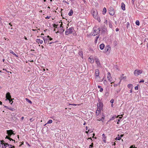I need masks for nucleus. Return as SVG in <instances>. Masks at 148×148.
<instances>
[{"label":"nucleus","instance_id":"1","mask_svg":"<svg viewBox=\"0 0 148 148\" xmlns=\"http://www.w3.org/2000/svg\"><path fill=\"white\" fill-rule=\"evenodd\" d=\"M7 133L8 134V136H6L5 138L8 139L10 140V142L11 141H14V143H15V141L14 140L10 138V137L12 135H14V134L13 132V131L12 130H10L7 131Z\"/></svg>","mask_w":148,"mask_h":148},{"label":"nucleus","instance_id":"2","mask_svg":"<svg viewBox=\"0 0 148 148\" xmlns=\"http://www.w3.org/2000/svg\"><path fill=\"white\" fill-rule=\"evenodd\" d=\"M91 12L94 18L97 20L99 22H100L101 21L100 18L97 14L98 13L97 11L95 10H92L91 11Z\"/></svg>","mask_w":148,"mask_h":148},{"label":"nucleus","instance_id":"3","mask_svg":"<svg viewBox=\"0 0 148 148\" xmlns=\"http://www.w3.org/2000/svg\"><path fill=\"white\" fill-rule=\"evenodd\" d=\"M73 30H74V29L73 27L66 29L65 32V34L66 35H68L69 34H71L73 32Z\"/></svg>","mask_w":148,"mask_h":148},{"label":"nucleus","instance_id":"4","mask_svg":"<svg viewBox=\"0 0 148 148\" xmlns=\"http://www.w3.org/2000/svg\"><path fill=\"white\" fill-rule=\"evenodd\" d=\"M97 109L100 110H102L103 104V103L101 102V101L99 100V103H97Z\"/></svg>","mask_w":148,"mask_h":148},{"label":"nucleus","instance_id":"5","mask_svg":"<svg viewBox=\"0 0 148 148\" xmlns=\"http://www.w3.org/2000/svg\"><path fill=\"white\" fill-rule=\"evenodd\" d=\"M143 71L141 70H138L137 69L134 71V74L136 76H138L142 73Z\"/></svg>","mask_w":148,"mask_h":148},{"label":"nucleus","instance_id":"6","mask_svg":"<svg viewBox=\"0 0 148 148\" xmlns=\"http://www.w3.org/2000/svg\"><path fill=\"white\" fill-rule=\"evenodd\" d=\"M109 14L111 16H113L115 13L114 9L112 7H110L109 9Z\"/></svg>","mask_w":148,"mask_h":148},{"label":"nucleus","instance_id":"7","mask_svg":"<svg viewBox=\"0 0 148 148\" xmlns=\"http://www.w3.org/2000/svg\"><path fill=\"white\" fill-rule=\"evenodd\" d=\"M100 30L99 28H98L97 29H95L94 30V32L96 34H94V33L91 34L93 36H95L99 34L100 33Z\"/></svg>","mask_w":148,"mask_h":148},{"label":"nucleus","instance_id":"8","mask_svg":"<svg viewBox=\"0 0 148 148\" xmlns=\"http://www.w3.org/2000/svg\"><path fill=\"white\" fill-rule=\"evenodd\" d=\"M107 78L108 80L110 81V82L112 81V78L111 77V75L109 72H108L107 73Z\"/></svg>","mask_w":148,"mask_h":148},{"label":"nucleus","instance_id":"9","mask_svg":"<svg viewBox=\"0 0 148 148\" xmlns=\"http://www.w3.org/2000/svg\"><path fill=\"white\" fill-rule=\"evenodd\" d=\"M6 98L8 100H9L11 99L10 94L9 92H8L6 94Z\"/></svg>","mask_w":148,"mask_h":148},{"label":"nucleus","instance_id":"10","mask_svg":"<svg viewBox=\"0 0 148 148\" xmlns=\"http://www.w3.org/2000/svg\"><path fill=\"white\" fill-rule=\"evenodd\" d=\"M99 71L98 69H96L95 70V75L96 77H98L99 75Z\"/></svg>","mask_w":148,"mask_h":148},{"label":"nucleus","instance_id":"11","mask_svg":"<svg viewBox=\"0 0 148 148\" xmlns=\"http://www.w3.org/2000/svg\"><path fill=\"white\" fill-rule=\"evenodd\" d=\"M61 29H60V31H58L56 32V34L59 33L60 34H62L64 31V29H63V28H60Z\"/></svg>","mask_w":148,"mask_h":148},{"label":"nucleus","instance_id":"12","mask_svg":"<svg viewBox=\"0 0 148 148\" xmlns=\"http://www.w3.org/2000/svg\"><path fill=\"white\" fill-rule=\"evenodd\" d=\"M121 7L122 8V9L123 10H125V4H124V3L123 2L122 3H121Z\"/></svg>","mask_w":148,"mask_h":148},{"label":"nucleus","instance_id":"13","mask_svg":"<svg viewBox=\"0 0 148 148\" xmlns=\"http://www.w3.org/2000/svg\"><path fill=\"white\" fill-rule=\"evenodd\" d=\"M102 140H103V142L104 143H106V136L104 134H103L102 135Z\"/></svg>","mask_w":148,"mask_h":148},{"label":"nucleus","instance_id":"14","mask_svg":"<svg viewBox=\"0 0 148 148\" xmlns=\"http://www.w3.org/2000/svg\"><path fill=\"white\" fill-rule=\"evenodd\" d=\"M110 47L109 45H107L105 48V52H106L108 51L109 49H110Z\"/></svg>","mask_w":148,"mask_h":148},{"label":"nucleus","instance_id":"15","mask_svg":"<svg viewBox=\"0 0 148 148\" xmlns=\"http://www.w3.org/2000/svg\"><path fill=\"white\" fill-rule=\"evenodd\" d=\"M101 110H100L99 109H97L96 111V115L97 116H98L99 115V114H100V113L101 112Z\"/></svg>","mask_w":148,"mask_h":148},{"label":"nucleus","instance_id":"16","mask_svg":"<svg viewBox=\"0 0 148 148\" xmlns=\"http://www.w3.org/2000/svg\"><path fill=\"white\" fill-rule=\"evenodd\" d=\"M104 117H105L103 115H102V117L101 119H97V120L98 121H101L103 122V121L104 119Z\"/></svg>","mask_w":148,"mask_h":148},{"label":"nucleus","instance_id":"17","mask_svg":"<svg viewBox=\"0 0 148 148\" xmlns=\"http://www.w3.org/2000/svg\"><path fill=\"white\" fill-rule=\"evenodd\" d=\"M43 40H44V42L46 44L47 43V44H49V39H47V38H43Z\"/></svg>","mask_w":148,"mask_h":148},{"label":"nucleus","instance_id":"18","mask_svg":"<svg viewBox=\"0 0 148 148\" xmlns=\"http://www.w3.org/2000/svg\"><path fill=\"white\" fill-rule=\"evenodd\" d=\"M105 47V45L102 43L99 45V48L101 50H103Z\"/></svg>","mask_w":148,"mask_h":148},{"label":"nucleus","instance_id":"19","mask_svg":"<svg viewBox=\"0 0 148 148\" xmlns=\"http://www.w3.org/2000/svg\"><path fill=\"white\" fill-rule=\"evenodd\" d=\"M89 61L91 63H93L94 62V60L93 58L89 57L88 58Z\"/></svg>","mask_w":148,"mask_h":148},{"label":"nucleus","instance_id":"20","mask_svg":"<svg viewBox=\"0 0 148 148\" xmlns=\"http://www.w3.org/2000/svg\"><path fill=\"white\" fill-rule=\"evenodd\" d=\"M36 42L38 43H40V44H41L42 43L43 41L42 40H41L40 39H37L36 40Z\"/></svg>","mask_w":148,"mask_h":148},{"label":"nucleus","instance_id":"21","mask_svg":"<svg viewBox=\"0 0 148 148\" xmlns=\"http://www.w3.org/2000/svg\"><path fill=\"white\" fill-rule=\"evenodd\" d=\"M5 144H6L7 145L9 148H15V146L13 145H10V144H8V143H5Z\"/></svg>","mask_w":148,"mask_h":148},{"label":"nucleus","instance_id":"22","mask_svg":"<svg viewBox=\"0 0 148 148\" xmlns=\"http://www.w3.org/2000/svg\"><path fill=\"white\" fill-rule=\"evenodd\" d=\"M10 53L12 54H13L16 57H18V55L16 54L14 52L12 51V50H10Z\"/></svg>","mask_w":148,"mask_h":148},{"label":"nucleus","instance_id":"23","mask_svg":"<svg viewBox=\"0 0 148 148\" xmlns=\"http://www.w3.org/2000/svg\"><path fill=\"white\" fill-rule=\"evenodd\" d=\"M1 142L2 143H1V144L2 145H4V147H5V148H6V147H7V145L6 144H5V143H4L3 142H4V140H1L0 141V142Z\"/></svg>","mask_w":148,"mask_h":148},{"label":"nucleus","instance_id":"24","mask_svg":"<svg viewBox=\"0 0 148 148\" xmlns=\"http://www.w3.org/2000/svg\"><path fill=\"white\" fill-rule=\"evenodd\" d=\"M108 25L110 28H112V23L110 21L108 22Z\"/></svg>","mask_w":148,"mask_h":148},{"label":"nucleus","instance_id":"25","mask_svg":"<svg viewBox=\"0 0 148 148\" xmlns=\"http://www.w3.org/2000/svg\"><path fill=\"white\" fill-rule=\"evenodd\" d=\"M95 61L97 64L98 65L100 64L99 60L98 59H95Z\"/></svg>","mask_w":148,"mask_h":148},{"label":"nucleus","instance_id":"26","mask_svg":"<svg viewBox=\"0 0 148 148\" xmlns=\"http://www.w3.org/2000/svg\"><path fill=\"white\" fill-rule=\"evenodd\" d=\"M73 11L72 10H71L68 13V15L69 16H71L73 14Z\"/></svg>","mask_w":148,"mask_h":148},{"label":"nucleus","instance_id":"27","mask_svg":"<svg viewBox=\"0 0 148 148\" xmlns=\"http://www.w3.org/2000/svg\"><path fill=\"white\" fill-rule=\"evenodd\" d=\"M107 11V10L106 8H104L103 9V10L102 11V14H103L104 15Z\"/></svg>","mask_w":148,"mask_h":148},{"label":"nucleus","instance_id":"28","mask_svg":"<svg viewBox=\"0 0 148 148\" xmlns=\"http://www.w3.org/2000/svg\"><path fill=\"white\" fill-rule=\"evenodd\" d=\"M119 116V115H118L117 116H114L111 118L110 119V121L113 120L115 119V118H117Z\"/></svg>","mask_w":148,"mask_h":148},{"label":"nucleus","instance_id":"29","mask_svg":"<svg viewBox=\"0 0 148 148\" xmlns=\"http://www.w3.org/2000/svg\"><path fill=\"white\" fill-rule=\"evenodd\" d=\"M25 100L28 103H29L30 104H31L32 103V102L30 100H29V99H28L27 98H26Z\"/></svg>","mask_w":148,"mask_h":148},{"label":"nucleus","instance_id":"30","mask_svg":"<svg viewBox=\"0 0 148 148\" xmlns=\"http://www.w3.org/2000/svg\"><path fill=\"white\" fill-rule=\"evenodd\" d=\"M132 85L131 84H129L127 85V87L130 88H132Z\"/></svg>","mask_w":148,"mask_h":148},{"label":"nucleus","instance_id":"31","mask_svg":"<svg viewBox=\"0 0 148 148\" xmlns=\"http://www.w3.org/2000/svg\"><path fill=\"white\" fill-rule=\"evenodd\" d=\"M106 29L105 28H103L102 29V32L104 33L106 31Z\"/></svg>","mask_w":148,"mask_h":148},{"label":"nucleus","instance_id":"32","mask_svg":"<svg viewBox=\"0 0 148 148\" xmlns=\"http://www.w3.org/2000/svg\"><path fill=\"white\" fill-rule=\"evenodd\" d=\"M136 24L137 25H138V26L139 25H140L139 21L138 20L136 21Z\"/></svg>","mask_w":148,"mask_h":148},{"label":"nucleus","instance_id":"33","mask_svg":"<svg viewBox=\"0 0 148 148\" xmlns=\"http://www.w3.org/2000/svg\"><path fill=\"white\" fill-rule=\"evenodd\" d=\"M52 122V120L50 119L49 120L48 122L47 123H51Z\"/></svg>","mask_w":148,"mask_h":148},{"label":"nucleus","instance_id":"34","mask_svg":"<svg viewBox=\"0 0 148 148\" xmlns=\"http://www.w3.org/2000/svg\"><path fill=\"white\" fill-rule=\"evenodd\" d=\"M58 26V25H56L55 24H54L53 25V27H55V28H57V27Z\"/></svg>","mask_w":148,"mask_h":148},{"label":"nucleus","instance_id":"35","mask_svg":"<svg viewBox=\"0 0 148 148\" xmlns=\"http://www.w3.org/2000/svg\"><path fill=\"white\" fill-rule=\"evenodd\" d=\"M121 137H120L119 136H118V137H117L116 138L115 140H119L121 139Z\"/></svg>","mask_w":148,"mask_h":148},{"label":"nucleus","instance_id":"36","mask_svg":"<svg viewBox=\"0 0 148 148\" xmlns=\"http://www.w3.org/2000/svg\"><path fill=\"white\" fill-rule=\"evenodd\" d=\"M99 36L96 37L95 40V42H97V41L98 39V38H99Z\"/></svg>","mask_w":148,"mask_h":148},{"label":"nucleus","instance_id":"37","mask_svg":"<svg viewBox=\"0 0 148 148\" xmlns=\"http://www.w3.org/2000/svg\"><path fill=\"white\" fill-rule=\"evenodd\" d=\"M126 25H127V27L128 28V27L129 26H130V23L129 22H127V24H126Z\"/></svg>","mask_w":148,"mask_h":148},{"label":"nucleus","instance_id":"38","mask_svg":"<svg viewBox=\"0 0 148 148\" xmlns=\"http://www.w3.org/2000/svg\"><path fill=\"white\" fill-rule=\"evenodd\" d=\"M122 117H119V119L118 120V121H117V124H119V122L120 121V120L122 118Z\"/></svg>","mask_w":148,"mask_h":148},{"label":"nucleus","instance_id":"39","mask_svg":"<svg viewBox=\"0 0 148 148\" xmlns=\"http://www.w3.org/2000/svg\"><path fill=\"white\" fill-rule=\"evenodd\" d=\"M79 55L81 54L83 56V52L82 51H80L79 52Z\"/></svg>","mask_w":148,"mask_h":148},{"label":"nucleus","instance_id":"40","mask_svg":"<svg viewBox=\"0 0 148 148\" xmlns=\"http://www.w3.org/2000/svg\"><path fill=\"white\" fill-rule=\"evenodd\" d=\"M130 148H136V147H135V146L134 145H134H131L130 146Z\"/></svg>","mask_w":148,"mask_h":148},{"label":"nucleus","instance_id":"41","mask_svg":"<svg viewBox=\"0 0 148 148\" xmlns=\"http://www.w3.org/2000/svg\"><path fill=\"white\" fill-rule=\"evenodd\" d=\"M114 101V100L113 99H111V100L110 101V102L111 103H113Z\"/></svg>","mask_w":148,"mask_h":148},{"label":"nucleus","instance_id":"42","mask_svg":"<svg viewBox=\"0 0 148 148\" xmlns=\"http://www.w3.org/2000/svg\"><path fill=\"white\" fill-rule=\"evenodd\" d=\"M8 109L9 110H10L11 111H13V110H14V108H8Z\"/></svg>","mask_w":148,"mask_h":148},{"label":"nucleus","instance_id":"43","mask_svg":"<svg viewBox=\"0 0 148 148\" xmlns=\"http://www.w3.org/2000/svg\"><path fill=\"white\" fill-rule=\"evenodd\" d=\"M138 86H136L135 87V90H138Z\"/></svg>","mask_w":148,"mask_h":148},{"label":"nucleus","instance_id":"44","mask_svg":"<svg viewBox=\"0 0 148 148\" xmlns=\"http://www.w3.org/2000/svg\"><path fill=\"white\" fill-rule=\"evenodd\" d=\"M103 89L102 88H100V90H99V91L100 92H102V91H103Z\"/></svg>","mask_w":148,"mask_h":148},{"label":"nucleus","instance_id":"45","mask_svg":"<svg viewBox=\"0 0 148 148\" xmlns=\"http://www.w3.org/2000/svg\"><path fill=\"white\" fill-rule=\"evenodd\" d=\"M8 100L9 101L10 103H11V104H12L13 103V101L12 100H10V99L9 100Z\"/></svg>","mask_w":148,"mask_h":148},{"label":"nucleus","instance_id":"46","mask_svg":"<svg viewBox=\"0 0 148 148\" xmlns=\"http://www.w3.org/2000/svg\"><path fill=\"white\" fill-rule=\"evenodd\" d=\"M93 143H91V144L90 145L89 147H93Z\"/></svg>","mask_w":148,"mask_h":148},{"label":"nucleus","instance_id":"47","mask_svg":"<svg viewBox=\"0 0 148 148\" xmlns=\"http://www.w3.org/2000/svg\"><path fill=\"white\" fill-rule=\"evenodd\" d=\"M118 85H119V84H115L114 85V87H116L117 86H118Z\"/></svg>","mask_w":148,"mask_h":148},{"label":"nucleus","instance_id":"48","mask_svg":"<svg viewBox=\"0 0 148 148\" xmlns=\"http://www.w3.org/2000/svg\"><path fill=\"white\" fill-rule=\"evenodd\" d=\"M50 37L49 36H48L47 37H45V38H47V39H49V38H50Z\"/></svg>","mask_w":148,"mask_h":148},{"label":"nucleus","instance_id":"49","mask_svg":"<svg viewBox=\"0 0 148 148\" xmlns=\"http://www.w3.org/2000/svg\"><path fill=\"white\" fill-rule=\"evenodd\" d=\"M50 16H47L46 18H45L46 19H49L50 18Z\"/></svg>","mask_w":148,"mask_h":148},{"label":"nucleus","instance_id":"50","mask_svg":"<svg viewBox=\"0 0 148 148\" xmlns=\"http://www.w3.org/2000/svg\"><path fill=\"white\" fill-rule=\"evenodd\" d=\"M144 80L143 79H142L141 80L140 82V83H141V82H144Z\"/></svg>","mask_w":148,"mask_h":148},{"label":"nucleus","instance_id":"51","mask_svg":"<svg viewBox=\"0 0 148 148\" xmlns=\"http://www.w3.org/2000/svg\"><path fill=\"white\" fill-rule=\"evenodd\" d=\"M104 83L106 84L107 83V81L106 80H104L103 81Z\"/></svg>","mask_w":148,"mask_h":148},{"label":"nucleus","instance_id":"52","mask_svg":"<svg viewBox=\"0 0 148 148\" xmlns=\"http://www.w3.org/2000/svg\"><path fill=\"white\" fill-rule=\"evenodd\" d=\"M119 31V29L118 28H117L116 29V32L118 31Z\"/></svg>","mask_w":148,"mask_h":148},{"label":"nucleus","instance_id":"53","mask_svg":"<svg viewBox=\"0 0 148 148\" xmlns=\"http://www.w3.org/2000/svg\"><path fill=\"white\" fill-rule=\"evenodd\" d=\"M62 23H61L60 25V28H63V27L62 26Z\"/></svg>","mask_w":148,"mask_h":148},{"label":"nucleus","instance_id":"54","mask_svg":"<svg viewBox=\"0 0 148 148\" xmlns=\"http://www.w3.org/2000/svg\"><path fill=\"white\" fill-rule=\"evenodd\" d=\"M134 0H132V3L133 4H134Z\"/></svg>","mask_w":148,"mask_h":148},{"label":"nucleus","instance_id":"55","mask_svg":"<svg viewBox=\"0 0 148 148\" xmlns=\"http://www.w3.org/2000/svg\"><path fill=\"white\" fill-rule=\"evenodd\" d=\"M53 39L52 38H51L50 37V38H49V40H52Z\"/></svg>","mask_w":148,"mask_h":148},{"label":"nucleus","instance_id":"56","mask_svg":"<svg viewBox=\"0 0 148 148\" xmlns=\"http://www.w3.org/2000/svg\"><path fill=\"white\" fill-rule=\"evenodd\" d=\"M89 131H90L89 130H88V131H86V133L88 134L89 132Z\"/></svg>","mask_w":148,"mask_h":148},{"label":"nucleus","instance_id":"57","mask_svg":"<svg viewBox=\"0 0 148 148\" xmlns=\"http://www.w3.org/2000/svg\"><path fill=\"white\" fill-rule=\"evenodd\" d=\"M120 91V90H116V92L117 93L119 92Z\"/></svg>","mask_w":148,"mask_h":148},{"label":"nucleus","instance_id":"58","mask_svg":"<svg viewBox=\"0 0 148 148\" xmlns=\"http://www.w3.org/2000/svg\"><path fill=\"white\" fill-rule=\"evenodd\" d=\"M123 135H124L123 134H122L120 135V137H121V138L123 136Z\"/></svg>","mask_w":148,"mask_h":148},{"label":"nucleus","instance_id":"59","mask_svg":"<svg viewBox=\"0 0 148 148\" xmlns=\"http://www.w3.org/2000/svg\"><path fill=\"white\" fill-rule=\"evenodd\" d=\"M14 141L12 143V142H9V143L13 145V143H14Z\"/></svg>","mask_w":148,"mask_h":148},{"label":"nucleus","instance_id":"60","mask_svg":"<svg viewBox=\"0 0 148 148\" xmlns=\"http://www.w3.org/2000/svg\"><path fill=\"white\" fill-rule=\"evenodd\" d=\"M97 86L98 88H101V86H100L98 85Z\"/></svg>","mask_w":148,"mask_h":148},{"label":"nucleus","instance_id":"61","mask_svg":"<svg viewBox=\"0 0 148 148\" xmlns=\"http://www.w3.org/2000/svg\"><path fill=\"white\" fill-rule=\"evenodd\" d=\"M93 136H92V138H94V136H95V134L94 133H93Z\"/></svg>","mask_w":148,"mask_h":148},{"label":"nucleus","instance_id":"62","mask_svg":"<svg viewBox=\"0 0 148 148\" xmlns=\"http://www.w3.org/2000/svg\"><path fill=\"white\" fill-rule=\"evenodd\" d=\"M24 117H22L21 118V119L22 120H23V119H24Z\"/></svg>","mask_w":148,"mask_h":148},{"label":"nucleus","instance_id":"63","mask_svg":"<svg viewBox=\"0 0 148 148\" xmlns=\"http://www.w3.org/2000/svg\"><path fill=\"white\" fill-rule=\"evenodd\" d=\"M66 1H64V0H63V1H62V2H63V3H66Z\"/></svg>","mask_w":148,"mask_h":148},{"label":"nucleus","instance_id":"64","mask_svg":"<svg viewBox=\"0 0 148 148\" xmlns=\"http://www.w3.org/2000/svg\"><path fill=\"white\" fill-rule=\"evenodd\" d=\"M88 139H90V140H92V139L91 137L89 138Z\"/></svg>","mask_w":148,"mask_h":148}]
</instances>
